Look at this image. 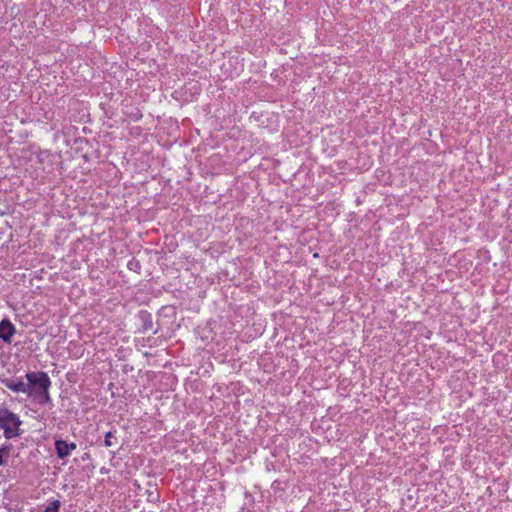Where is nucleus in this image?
I'll return each mask as SVG.
<instances>
[{
    "label": "nucleus",
    "instance_id": "nucleus-10",
    "mask_svg": "<svg viewBox=\"0 0 512 512\" xmlns=\"http://www.w3.org/2000/svg\"><path fill=\"white\" fill-rule=\"evenodd\" d=\"M61 506V503L59 500L54 499L49 501L48 506L44 509L43 512H59V508Z\"/></svg>",
    "mask_w": 512,
    "mask_h": 512
},
{
    "label": "nucleus",
    "instance_id": "nucleus-8",
    "mask_svg": "<svg viewBox=\"0 0 512 512\" xmlns=\"http://www.w3.org/2000/svg\"><path fill=\"white\" fill-rule=\"evenodd\" d=\"M116 444H117V439L115 437V431H108L105 434L104 445L106 447H111V446H114Z\"/></svg>",
    "mask_w": 512,
    "mask_h": 512
},
{
    "label": "nucleus",
    "instance_id": "nucleus-2",
    "mask_svg": "<svg viewBox=\"0 0 512 512\" xmlns=\"http://www.w3.org/2000/svg\"><path fill=\"white\" fill-rule=\"evenodd\" d=\"M27 386H29L28 395L32 396L36 391H42L51 387V380L46 372H28L25 375Z\"/></svg>",
    "mask_w": 512,
    "mask_h": 512
},
{
    "label": "nucleus",
    "instance_id": "nucleus-12",
    "mask_svg": "<svg viewBox=\"0 0 512 512\" xmlns=\"http://www.w3.org/2000/svg\"><path fill=\"white\" fill-rule=\"evenodd\" d=\"M142 118V114L140 113V111H136L135 113L132 114L131 116V119L133 121H138Z\"/></svg>",
    "mask_w": 512,
    "mask_h": 512
},
{
    "label": "nucleus",
    "instance_id": "nucleus-4",
    "mask_svg": "<svg viewBox=\"0 0 512 512\" xmlns=\"http://www.w3.org/2000/svg\"><path fill=\"white\" fill-rule=\"evenodd\" d=\"M55 445V452L58 458L64 459L70 455L72 451H74L77 448L76 443L74 442H67L62 439H58L54 443Z\"/></svg>",
    "mask_w": 512,
    "mask_h": 512
},
{
    "label": "nucleus",
    "instance_id": "nucleus-7",
    "mask_svg": "<svg viewBox=\"0 0 512 512\" xmlns=\"http://www.w3.org/2000/svg\"><path fill=\"white\" fill-rule=\"evenodd\" d=\"M37 400L38 404L40 405H46V404H52V399L49 393V389H45L42 391H36L32 395Z\"/></svg>",
    "mask_w": 512,
    "mask_h": 512
},
{
    "label": "nucleus",
    "instance_id": "nucleus-3",
    "mask_svg": "<svg viewBox=\"0 0 512 512\" xmlns=\"http://www.w3.org/2000/svg\"><path fill=\"white\" fill-rule=\"evenodd\" d=\"M15 333L16 327L14 324L8 318H3L0 321V339L10 344Z\"/></svg>",
    "mask_w": 512,
    "mask_h": 512
},
{
    "label": "nucleus",
    "instance_id": "nucleus-5",
    "mask_svg": "<svg viewBox=\"0 0 512 512\" xmlns=\"http://www.w3.org/2000/svg\"><path fill=\"white\" fill-rule=\"evenodd\" d=\"M2 383L6 388L15 393H25L28 395L29 386H27V384L22 380L4 379L2 380Z\"/></svg>",
    "mask_w": 512,
    "mask_h": 512
},
{
    "label": "nucleus",
    "instance_id": "nucleus-6",
    "mask_svg": "<svg viewBox=\"0 0 512 512\" xmlns=\"http://www.w3.org/2000/svg\"><path fill=\"white\" fill-rule=\"evenodd\" d=\"M138 319L141 322V330L143 332H147L153 327L152 315L147 310H140L138 312Z\"/></svg>",
    "mask_w": 512,
    "mask_h": 512
},
{
    "label": "nucleus",
    "instance_id": "nucleus-9",
    "mask_svg": "<svg viewBox=\"0 0 512 512\" xmlns=\"http://www.w3.org/2000/svg\"><path fill=\"white\" fill-rule=\"evenodd\" d=\"M10 450L11 445H3L0 447V466L6 463L4 458L10 455Z\"/></svg>",
    "mask_w": 512,
    "mask_h": 512
},
{
    "label": "nucleus",
    "instance_id": "nucleus-1",
    "mask_svg": "<svg viewBox=\"0 0 512 512\" xmlns=\"http://www.w3.org/2000/svg\"><path fill=\"white\" fill-rule=\"evenodd\" d=\"M21 423L17 414L6 407H0V428L3 429L6 439L19 436V426Z\"/></svg>",
    "mask_w": 512,
    "mask_h": 512
},
{
    "label": "nucleus",
    "instance_id": "nucleus-11",
    "mask_svg": "<svg viewBox=\"0 0 512 512\" xmlns=\"http://www.w3.org/2000/svg\"><path fill=\"white\" fill-rule=\"evenodd\" d=\"M128 269L129 270H136V269H140V263L138 260L136 259H132L128 262V265H127Z\"/></svg>",
    "mask_w": 512,
    "mask_h": 512
}]
</instances>
